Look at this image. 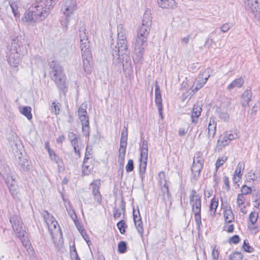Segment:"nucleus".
<instances>
[{"mask_svg":"<svg viewBox=\"0 0 260 260\" xmlns=\"http://www.w3.org/2000/svg\"><path fill=\"white\" fill-rule=\"evenodd\" d=\"M150 29L141 26L137 32V37L136 40L134 61L139 62L143 58L144 49L147 46V38L149 34Z\"/></svg>","mask_w":260,"mask_h":260,"instance_id":"obj_1","label":"nucleus"},{"mask_svg":"<svg viewBox=\"0 0 260 260\" xmlns=\"http://www.w3.org/2000/svg\"><path fill=\"white\" fill-rule=\"evenodd\" d=\"M47 6L48 5L45 4L43 1L34 4L24 15L26 21L35 22L45 19L49 13V8H46Z\"/></svg>","mask_w":260,"mask_h":260,"instance_id":"obj_2","label":"nucleus"},{"mask_svg":"<svg viewBox=\"0 0 260 260\" xmlns=\"http://www.w3.org/2000/svg\"><path fill=\"white\" fill-rule=\"evenodd\" d=\"M0 174L4 180L11 196L15 201L16 202L20 201L19 187L16 184V181L12 176L10 175L9 168L7 167L4 168H0Z\"/></svg>","mask_w":260,"mask_h":260,"instance_id":"obj_3","label":"nucleus"},{"mask_svg":"<svg viewBox=\"0 0 260 260\" xmlns=\"http://www.w3.org/2000/svg\"><path fill=\"white\" fill-rule=\"evenodd\" d=\"M190 204L192 210L194 213V219L198 230L202 225L201 221V200L196 191L193 189L189 197Z\"/></svg>","mask_w":260,"mask_h":260,"instance_id":"obj_4","label":"nucleus"},{"mask_svg":"<svg viewBox=\"0 0 260 260\" xmlns=\"http://www.w3.org/2000/svg\"><path fill=\"white\" fill-rule=\"evenodd\" d=\"M148 143L145 140L142 141L140 145V167L139 173L143 179V175L145 173L148 159Z\"/></svg>","mask_w":260,"mask_h":260,"instance_id":"obj_5","label":"nucleus"},{"mask_svg":"<svg viewBox=\"0 0 260 260\" xmlns=\"http://www.w3.org/2000/svg\"><path fill=\"white\" fill-rule=\"evenodd\" d=\"M77 9V5L76 1L74 0H66L63 2V4L61 8V11L66 16V28L69 23V17L73 14L74 11Z\"/></svg>","mask_w":260,"mask_h":260,"instance_id":"obj_6","label":"nucleus"},{"mask_svg":"<svg viewBox=\"0 0 260 260\" xmlns=\"http://www.w3.org/2000/svg\"><path fill=\"white\" fill-rule=\"evenodd\" d=\"M10 221L16 236L20 239L24 237L26 233L23 230V223L20 218L17 215H13L10 217Z\"/></svg>","mask_w":260,"mask_h":260,"instance_id":"obj_7","label":"nucleus"},{"mask_svg":"<svg viewBox=\"0 0 260 260\" xmlns=\"http://www.w3.org/2000/svg\"><path fill=\"white\" fill-rule=\"evenodd\" d=\"M52 78L58 89L66 94L68 91V86L66 84V76L63 72L52 76Z\"/></svg>","mask_w":260,"mask_h":260,"instance_id":"obj_8","label":"nucleus"},{"mask_svg":"<svg viewBox=\"0 0 260 260\" xmlns=\"http://www.w3.org/2000/svg\"><path fill=\"white\" fill-rule=\"evenodd\" d=\"M90 186L92 189V194L94 201L99 205H101L102 203V196L100 191L101 186V180L100 179L94 180L90 183Z\"/></svg>","mask_w":260,"mask_h":260,"instance_id":"obj_9","label":"nucleus"},{"mask_svg":"<svg viewBox=\"0 0 260 260\" xmlns=\"http://www.w3.org/2000/svg\"><path fill=\"white\" fill-rule=\"evenodd\" d=\"M83 69L87 74H90L92 70L91 54L90 50L81 51Z\"/></svg>","mask_w":260,"mask_h":260,"instance_id":"obj_10","label":"nucleus"},{"mask_svg":"<svg viewBox=\"0 0 260 260\" xmlns=\"http://www.w3.org/2000/svg\"><path fill=\"white\" fill-rule=\"evenodd\" d=\"M111 47L113 49H114V48H115V57H117L116 59L119 60L120 53H122V52L124 51H127L128 50L127 40L124 39H117L116 44L115 45L114 43H112ZM119 60H120V58Z\"/></svg>","mask_w":260,"mask_h":260,"instance_id":"obj_11","label":"nucleus"},{"mask_svg":"<svg viewBox=\"0 0 260 260\" xmlns=\"http://www.w3.org/2000/svg\"><path fill=\"white\" fill-rule=\"evenodd\" d=\"M113 55L114 56V60L115 62H116L117 63H118L119 62H122L123 70L124 71L131 68L132 65V61L129 55V52L128 50H127V51H124L122 52V53H120V56L119 58L120 59V60L119 59H115L117 58V57H115V55L114 53H113Z\"/></svg>","mask_w":260,"mask_h":260,"instance_id":"obj_12","label":"nucleus"},{"mask_svg":"<svg viewBox=\"0 0 260 260\" xmlns=\"http://www.w3.org/2000/svg\"><path fill=\"white\" fill-rule=\"evenodd\" d=\"M79 31L81 51L85 50V49L86 50H90L89 41L87 34L86 32V29L81 27L79 28Z\"/></svg>","mask_w":260,"mask_h":260,"instance_id":"obj_13","label":"nucleus"},{"mask_svg":"<svg viewBox=\"0 0 260 260\" xmlns=\"http://www.w3.org/2000/svg\"><path fill=\"white\" fill-rule=\"evenodd\" d=\"M8 61L10 66L13 67H17L20 62V58L17 51L13 52L11 50V52L8 58Z\"/></svg>","mask_w":260,"mask_h":260,"instance_id":"obj_14","label":"nucleus"},{"mask_svg":"<svg viewBox=\"0 0 260 260\" xmlns=\"http://www.w3.org/2000/svg\"><path fill=\"white\" fill-rule=\"evenodd\" d=\"M89 159H90V157H86V156H85L82 165V173L85 175H89L93 169V165L88 161Z\"/></svg>","mask_w":260,"mask_h":260,"instance_id":"obj_15","label":"nucleus"},{"mask_svg":"<svg viewBox=\"0 0 260 260\" xmlns=\"http://www.w3.org/2000/svg\"><path fill=\"white\" fill-rule=\"evenodd\" d=\"M230 142L226 139L225 137L222 134L218 138L217 144L215 147V151L220 152L223 148L228 145Z\"/></svg>","mask_w":260,"mask_h":260,"instance_id":"obj_16","label":"nucleus"},{"mask_svg":"<svg viewBox=\"0 0 260 260\" xmlns=\"http://www.w3.org/2000/svg\"><path fill=\"white\" fill-rule=\"evenodd\" d=\"M202 111V108L198 104H195L193 106L191 116L192 123L195 124L197 123L198 119L200 116Z\"/></svg>","mask_w":260,"mask_h":260,"instance_id":"obj_17","label":"nucleus"},{"mask_svg":"<svg viewBox=\"0 0 260 260\" xmlns=\"http://www.w3.org/2000/svg\"><path fill=\"white\" fill-rule=\"evenodd\" d=\"M223 216L225 222L227 223L232 222L234 220V215L230 205L226 206L224 209Z\"/></svg>","mask_w":260,"mask_h":260,"instance_id":"obj_18","label":"nucleus"},{"mask_svg":"<svg viewBox=\"0 0 260 260\" xmlns=\"http://www.w3.org/2000/svg\"><path fill=\"white\" fill-rule=\"evenodd\" d=\"M48 154L50 159L57 165L58 170H60L62 169L63 168L62 159L57 155L54 150L50 151Z\"/></svg>","mask_w":260,"mask_h":260,"instance_id":"obj_19","label":"nucleus"},{"mask_svg":"<svg viewBox=\"0 0 260 260\" xmlns=\"http://www.w3.org/2000/svg\"><path fill=\"white\" fill-rule=\"evenodd\" d=\"M71 143L74 148L75 154L80 157L81 156L80 150L83 148L81 138H79L71 142Z\"/></svg>","mask_w":260,"mask_h":260,"instance_id":"obj_20","label":"nucleus"},{"mask_svg":"<svg viewBox=\"0 0 260 260\" xmlns=\"http://www.w3.org/2000/svg\"><path fill=\"white\" fill-rule=\"evenodd\" d=\"M208 137L213 138L216 132V122L214 119L210 118L208 127Z\"/></svg>","mask_w":260,"mask_h":260,"instance_id":"obj_21","label":"nucleus"},{"mask_svg":"<svg viewBox=\"0 0 260 260\" xmlns=\"http://www.w3.org/2000/svg\"><path fill=\"white\" fill-rule=\"evenodd\" d=\"M150 15L151 14L150 13V11L147 10L145 12L143 15L141 26H144L145 27L149 29L150 28L152 23L151 17Z\"/></svg>","mask_w":260,"mask_h":260,"instance_id":"obj_22","label":"nucleus"},{"mask_svg":"<svg viewBox=\"0 0 260 260\" xmlns=\"http://www.w3.org/2000/svg\"><path fill=\"white\" fill-rule=\"evenodd\" d=\"M244 84V80L242 77L234 80L227 87V89L229 91L232 90L235 88H240Z\"/></svg>","mask_w":260,"mask_h":260,"instance_id":"obj_23","label":"nucleus"},{"mask_svg":"<svg viewBox=\"0 0 260 260\" xmlns=\"http://www.w3.org/2000/svg\"><path fill=\"white\" fill-rule=\"evenodd\" d=\"M159 177L160 178V184H163V187L164 188V190H163L164 193H166L167 197L169 198L171 196L170 192L169 191V187L167 185V180L166 179V175L164 172H160L159 174Z\"/></svg>","mask_w":260,"mask_h":260,"instance_id":"obj_24","label":"nucleus"},{"mask_svg":"<svg viewBox=\"0 0 260 260\" xmlns=\"http://www.w3.org/2000/svg\"><path fill=\"white\" fill-rule=\"evenodd\" d=\"M157 3L163 9L173 8L176 4L174 0H158Z\"/></svg>","mask_w":260,"mask_h":260,"instance_id":"obj_25","label":"nucleus"},{"mask_svg":"<svg viewBox=\"0 0 260 260\" xmlns=\"http://www.w3.org/2000/svg\"><path fill=\"white\" fill-rule=\"evenodd\" d=\"M203 167L201 165L195 164L194 162H193L191 170L193 175V179L195 181H197L200 177L201 171L203 169Z\"/></svg>","mask_w":260,"mask_h":260,"instance_id":"obj_26","label":"nucleus"},{"mask_svg":"<svg viewBox=\"0 0 260 260\" xmlns=\"http://www.w3.org/2000/svg\"><path fill=\"white\" fill-rule=\"evenodd\" d=\"M251 97L252 92L251 90H246L243 92L242 95V105L243 107L248 105Z\"/></svg>","mask_w":260,"mask_h":260,"instance_id":"obj_27","label":"nucleus"},{"mask_svg":"<svg viewBox=\"0 0 260 260\" xmlns=\"http://www.w3.org/2000/svg\"><path fill=\"white\" fill-rule=\"evenodd\" d=\"M50 67L52 69L53 76L63 73L61 67L55 60H52L50 63Z\"/></svg>","mask_w":260,"mask_h":260,"instance_id":"obj_28","label":"nucleus"},{"mask_svg":"<svg viewBox=\"0 0 260 260\" xmlns=\"http://www.w3.org/2000/svg\"><path fill=\"white\" fill-rule=\"evenodd\" d=\"M18 165L20 168V169L27 171L30 169V166L28 164L27 159L24 157H19Z\"/></svg>","mask_w":260,"mask_h":260,"instance_id":"obj_29","label":"nucleus"},{"mask_svg":"<svg viewBox=\"0 0 260 260\" xmlns=\"http://www.w3.org/2000/svg\"><path fill=\"white\" fill-rule=\"evenodd\" d=\"M66 208L69 215L74 221V223H76L77 221V216L75 213V210L73 209L72 207L71 206L70 202H69L68 203V206H66Z\"/></svg>","mask_w":260,"mask_h":260,"instance_id":"obj_30","label":"nucleus"},{"mask_svg":"<svg viewBox=\"0 0 260 260\" xmlns=\"http://www.w3.org/2000/svg\"><path fill=\"white\" fill-rule=\"evenodd\" d=\"M31 111V109L28 106L23 107L20 109V113L25 116L28 120H31L32 119Z\"/></svg>","mask_w":260,"mask_h":260,"instance_id":"obj_31","label":"nucleus"},{"mask_svg":"<svg viewBox=\"0 0 260 260\" xmlns=\"http://www.w3.org/2000/svg\"><path fill=\"white\" fill-rule=\"evenodd\" d=\"M117 39H126L125 30L122 24H119L117 26Z\"/></svg>","mask_w":260,"mask_h":260,"instance_id":"obj_32","label":"nucleus"},{"mask_svg":"<svg viewBox=\"0 0 260 260\" xmlns=\"http://www.w3.org/2000/svg\"><path fill=\"white\" fill-rule=\"evenodd\" d=\"M204 161V159L203 157L202 153L199 151L196 152L194 154L193 162H194L195 164L203 166Z\"/></svg>","mask_w":260,"mask_h":260,"instance_id":"obj_33","label":"nucleus"},{"mask_svg":"<svg viewBox=\"0 0 260 260\" xmlns=\"http://www.w3.org/2000/svg\"><path fill=\"white\" fill-rule=\"evenodd\" d=\"M205 84V83H204L202 80V81L201 80H197L195 82L191 87V92H192V94L201 89Z\"/></svg>","mask_w":260,"mask_h":260,"instance_id":"obj_34","label":"nucleus"},{"mask_svg":"<svg viewBox=\"0 0 260 260\" xmlns=\"http://www.w3.org/2000/svg\"><path fill=\"white\" fill-rule=\"evenodd\" d=\"M218 205V199L216 198H213L210 202V211H213L214 214L215 213L216 209Z\"/></svg>","mask_w":260,"mask_h":260,"instance_id":"obj_35","label":"nucleus"},{"mask_svg":"<svg viewBox=\"0 0 260 260\" xmlns=\"http://www.w3.org/2000/svg\"><path fill=\"white\" fill-rule=\"evenodd\" d=\"M245 164L244 162H240L237 165V169L235 172V174H237L238 177H242L243 174L242 172L244 170Z\"/></svg>","mask_w":260,"mask_h":260,"instance_id":"obj_36","label":"nucleus"},{"mask_svg":"<svg viewBox=\"0 0 260 260\" xmlns=\"http://www.w3.org/2000/svg\"><path fill=\"white\" fill-rule=\"evenodd\" d=\"M117 226L121 234H123L125 232V229L127 227L124 220H121L117 223Z\"/></svg>","mask_w":260,"mask_h":260,"instance_id":"obj_37","label":"nucleus"},{"mask_svg":"<svg viewBox=\"0 0 260 260\" xmlns=\"http://www.w3.org/2000/svg\"><path fill=\"white\" fill-rule=\"evenodd\" d=\"M134 223L138 233L142 237L144 233V229L142 220L134 222Z\"/></svg>","mask_w":260,"mask_h":260,"instance_id":"obj_38","label":"nucleus"},{"mask_svg":"<svg viewBox=\"0 0 260 260\" xmlns=\"http://www.w3.org/2000/svg\"><path fill=\"white\" fill-rule=\"evenodd\" d=\"M216 32V30H214L211 33H210L209 35V37L206 40L205 43V46L207 48H209L213 45L214 42L212 39V37L213 34Z\"/></svg>","mask_w":260,"mask_h":260,"instance_id":"obj_39","label":"nucleus"},{"mask_svg":"<svg viewBox=\"0 0 260 260\" xmlns=\"http://www.w3.org/2000/svg\"><path fill=\"white\" fill-rule=\"evenodd\" d=\"M127 250V244L126 242L121 241L118 244V250L120 253H124Z\"/></svg>","mask_w":260,"mask_h":260,"instance_id":"obj_40","label":"nucleus"},{"mask_svg":"<svg viewBox=\"0 0 260 260\" xmlns=\"http://www.w3.org/2000/svg\"><path fill=\"white\" fill-rule=\"evenodd\" d=\"M60 104L59 103H56L55 102H53L52 103L51 109L52 112L54 113L55 115H59L60 113V110L59 108Z\"/></svg>","mask_w":260,"mask_h":260,"instance_id":"obj_41","label":"nucleus"},{"mask_svg":"<svg viewBox=\"0 0 260 260\" xmlns=\"http://www.w3.org/2000/svg\"><path fill=\"white\" fill-rule=\"evenodd\" d=\"M82 131L84 136L88 137L90 135L89 124L86 123L82 124Z\"/></svg>","mask_w":260,"mask_h":260,"instance_id":"obj_42","label":"nucleus"},{"mask_svg":"<svg viewBox=\"0 0 260 260\" xmlns=\"http://www.w3.org/2000/svg\"><path fill=\"white\" fill-rule=\"evenodd\" d=\"M243 258V255L241 252L236 251L230 255V259L231 260H241Z\"/></svg>","mask_w":260,"mask_h":260,"instance_id":"obj_43","label":"nucleus"},{"mask_svg":"<svg viewBox=\"0 0 260 260\" xmlns=\"http://www.w3.org/2000/svg\"><path fill=\"white\" fill-rule=\"evenodd\" d=\"M258 213L255 212H251L249 216V219L252 225H254L257 221L258 218Z\"/></svg>","mask_w":260,"mask_h":260,"instance_id":"obj_44","label":"nucleus"},{"mask_svg":"<svg viewBox=\"0 0 260 260\" xmlns=\"http://www.w3.org/2000/svg\"><path fill=\"white\" fill-rule=\"evenodd\" d=\"M246 179L247 181L250 182L251 180L252 181H255L257 179L258 177L255 174V173L253 172L252 171H249L246 175Z\"/></svg>","mask_w":260,"mask_h":260,"instance_id":"obj_45","label":"nucleus"},{"mask_svg":"<svg viewBox=\"0 0 260 260\" xmlns=\"http://www.w3.org/2000/svg\"><path fill=\"white\" fill-rule=\"evenodd\" d=\"M223 135L225 137L226 139L230 142L232 140L235 139L237 138V135L233 134L231 132H225Z\"/></svg>","mask_w":260,"mask_h":260,"instance_id":"obj_46","label":"nucleus"},{"mask_svg":"<svg viewBox=\"0 0 260 260\" xmlns=\"http://www.w3.org/2000/svg\"><path fill=\"white\" fill-rule=\"evenodd\" d=\"M243 248L245 252L248 253L252 252L254 251V248H253L251 246H250L248 242H246V240H244V241Z\"/></svg>","mask_w":260,"mask_h":260,"instance_id":"obj_47","label":"nucleus"},{"mask_svg":"<svg viewBox=\"0 0 260 260\" xmlns=\"http://www.w3.org/2000/svg\"><path fill=\"white\" fill-rule=\"evenodd\" d=\"M240 239L239 236L237 235H235L229 238L228 240V242L230 244H237L240 242Z\"/></svg>","mask_w":260,"mask_h":260,"instance_id":"obj_48","label":"nucleus"},{"mask_svg":"<svg viewBox=\"0 0 260 260\" xmlns=\"http://www.w3.org/2000/svg\"><path fill=\"white\" fill-rule=\"evenodd\" d=\"M241 191L242 192V194L246 195L251 193V188L247 186L246 185H243L241 188Z\"/></svg>","mask_w":260,"mask_h":260,"instance_id":"obj_49","label":"nucleus"},{"mask_svg":"<svg viewBox=\"0 0 260 260\" xmlns=\"http://www.w3.org/2000/svg\"><path fill=\"white\" fill-rule=\"evenodd\" d=\"M134 168V161L132 159H129L126 166L125 169L127 172H130L133 171Z\"/></svg>","mask_w":260,"mask_h":260,"instance_id":"obj_50","label":"nucleus"},{"mask_svg":"<svg viewBox=\"0 0 260 260\" xmlns=\"http://www.w3.org/2000/svg\"><path fill=\"white\" fill-rule=\"evenodd\" d=\"M87 115V111H86V106H84L83 104L81 105L79 109H78V115L79 117H80L81 115Z\"/></svg>","mask_w":260,"mask_h":260,"instance_id":"obj_51","label":"nucleus"},{"mask_svg":"<svg viewBox=\"0 0 260 260\" xmlns=\"http://www.w3.org/2000/svg\"><path fill=\"white\" fill-rule=\"evenodd\" d=\"M226 160H227L226 157H222L221 158H218L216 162V169H218L220 167H221Z\"/></svg>","mask_w":260,"mask_h":260,"instance_id":"obj_52","label":"nucleus"},{"mask_svg":"<svg viewBox=\"0 0 260 260\" xmlns=\"http://www.w3.org/2000/svg\"><path fill=\"white\" fill-rule=\"evenodd\" d=\"M133 219L134 222H137L142 220L139 209H138V211L136 212V210L133 209Z\"/></svg>","mask_w":260,"mask_h":260,"instance_id":"obj_53","label":"nucleus"},{"mask_svg":"<svg viewBox=\"0 0 260 260\" xmlns=\"http://www.w3.org/2000/svg\"><path fill=\"white\" fill-rule=\"evenodd\" d=\"M155 103L157 109L159 110L162 109L161 96L155 97Z\"/></svg>","mask_w":260,"mask_h":260,"instance_id":"obj_54","label":"nucleus"},{"mask_svg":"<svg viewBox=\"0 0 260 260\" xmlns=\"http://www.w3.org/2000/svg\"><path fill=\"white\" fill-rule=\"evenodd\" d=\"M219 118L224 121H226L229 119V115L226 112L220 111L219 113Z\"/></svg>","mask_w":260,"mask_h":260,"instance_id":"obj_55","label":"nucleus"},{"mask_svg":"<svg viewBox=\"0 0 260 260\" xmlns=\"http://www.w3.org/2000/svg\"><path fill=\"white\" fill-rule=\"evenodd\" d=\"M68 137L71 142L80 138L78 135L73 132H69L68 135Z\"/></svg>","mask_w":260,"mask_h":260,"instance_id":"obj_56","label":"nucleus"},{"mask_svg":"<svg viewBox=\"0 0 260 260\" xmlns=\"http://www.w3.org/2000/svg\"><path fill=\"white\" fill-rule=\"evenodd\" d=\"M232 27V25L228 23L222 24L220 27V30L222 32H227Z\"/></svg>","mask_w":260,"mask_h":260,"instance_id":"obj_57","label":"nucleus"},{"mask_svg":"<svg viewBox=\"0 0 260 260\" xmlns=\"http://www.w3.org/2000/svg\"><path fill=\"white\" fill-rule=\"evenodd\" d=\"M79 118L80 120L81 124L89 123V117L87 115H81L80 117H79Z\"/></svg>","mask_w":260,"mask_h":260,"instance_id":"obj_58","label":"nucleus"},{"mask_svg":"<svg viewBox=\"0 0 260 260\" xmlns=\"http://www.w3.org/2000/svg\"><path fill=\"white\" fill-rule=\"evenodd\" d=\"M78 255L75 245L70 246V256L71 259Z\"/></svg>","mask_w":260,"mask_h":260,"instance_id":"obj_59","label":"nucleus"},{"mask_svg":"<svg viewBox=\"0 0 260 260\" xmlns=\"http://www.w3.org/2000/svg\"><path fill=\"white\" fill-rule=\"evenodd\" d=\"M209 70H206L205 72L201 75V78L202 79V81L204 82V83H206L207 82L208 79L210 77V75L209 74Z\"/></svg>","mask_w":260,"mask_h":260,"instance_id":"obj_60","label":"nucleus"},{"mask_svg":"<svg viewBox=\"0 0 260 260\" xmlns=\"http://www.w3.org/2000/svg\"><path fill=\"white\" fill-rule=\"evenodd\" d=\"M214 248H215V247ZM219 254V253L218 250H216L214 248L211 253L213 260H218Z\"/></svg>","mask_w":260,"mask_h":260,"instance_id":"obj_61","label":"nucleus"},{"mask_svg":"<svg viewBox=\"0 0 260 260\" xmlns=\"http://www.w3.org/2000/svg\"><path fill=\"white\" fill-rule=\"evenodd\" d=\"M244 195L242 194H239L237 198V204L239 207L244 204Z\"/></svg>","mask_w":260,"mask_h":260,"instance_id":"obj_62","label":"nucleus"},{"mask_svg":"<svg viewBox=\"0 0 260 260\" xmlns=\"http://www.w3.org/2000/svg\"><path fill=\"white\" fill-rule=\"evenodd\" d=\"M80 232L81 235L82 236V237L86 241L87 243L89 245V242H90V241L89 240L88 236L86 234L85 231L84 230H81V231Z\"/></svg>","mask_w":260,"mask_h":260,"instance_id":"obj_63","label":"nucleus"},{"mask_svg":"<svg viewBox=\"0 0 260 260\" xmlns=\"http://www.w3.org/2000/svg\"><path fill=\"white\" fill-rule=\"evenodd\" d=\"M125 155L124 154H120L118 155V161L122 167H123L124 162V159H125Z\"/></svg>","mask_w":260,"mask_h":260,"instance_id":"obj_64","label":"nucleus"}]
</instances>
